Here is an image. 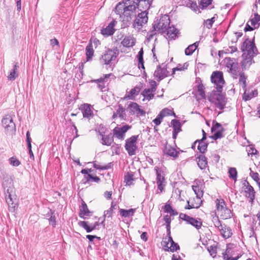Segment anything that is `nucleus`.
<instances>
[{"label":"nucleus","instance_id":"45","mask_svg":"<svg viewBox=\"0 0 260 260\" xmlns=\"http://www.w3.org/2000/svg\"><path fill=\"white\" fill-rule=\"evenodd\" d=\"M116 206V203H115L114 202H112L110 208L104 212L103 217H107L108 218L112 217L113 213V210L115 209Z\"/></svg>","mask_w":260,"mask_h":260},{"label":"nucleus","instance_id":"36","mask_svg":"<svg viewBox=\"0 0 260 260\" xmlns=\"http://www.w3.org/2000/svg\"><path fill=\"white\" fill-rule=\"evenodd\" d=\"M136 209L131 208L128 210L123 209H119L120 215L124 217H128L133 216L136 212Z\"/></svg>","mask_w":260,"mask_h":260},{"label":"nucleus","instance_id":"25","mask_svg":"<svg viewBox=\"0 0 260 260\" xmlns=\"http://www.w3.org/2000/svg\"><path fill=\"white\" fill-rule=\"evenodd\" d=\"M111 74H106L104 77H101L100 78L92 80V82H96L98 84V87L101 90H103L105 88V83L107 82L108 78H109Z\"/></svg>","mask_w":260,"mask_h":260},{"label":"nucleus","instance_id":"27","mask_svg":"<svg viewBox=\"0 0 260 260\" xmlns=\"http://www.w3.org/2000/svg\"><path fill=\"white\" fill-rule=\"evenodd\" d=\"M167 36L171 40H175L177 37L179 30L174 26H170L167 30Z\"/></svg>","mask_w":260,"mask_h":260},{"label":"nucleus","instance_id":"53","mask_svg":"<svg viewBox=\"0 0 260 260\" xmlns=\"http://www.w3.org/2000/svg\"><path fill=\"white\" fill-rule=\"evenodd\" d=\"M167 247L168 248V249H166V250L170 251L172 252L176 251L177 250H179L180 249L179 245L177 243H175L174 241L171 243V246L170 247L167 246Z\"/></svg>","mask_w":260,"mask_h":260},{"label":"nucleus","instance_id":"4","mask_svg":"<svg viewBox=\"0 0 260 260\" xmlns=\"http://www.w3.org/2000/svg\"><path fill=\"white\" fill-rule=\"evenodd\" d=\"M241 50L243 52H247L246 55L255 56L258 52L254 43V38L251 41L248 38L246 39L242 43Z\"/></svg>","mask_w":260,"mask_h":260},{"label":"nucleus","instance_id":"2","mask_svg":"<svg viewBox=\"0 0 260 260\" xmlns=\"http://www.w3.org/2000/svg\"><path fill=\"white\" fill-rule=\"evenodd\" d=\"M119 54V50L117 48L113 49H108L105 51L100 58V62L103 65L108 66L109 67L116 63V58Z\"/></svg>","mask_w":260,"mask_h":260},{"label":"nucleus","instance_id":"50","mask_svg":"<svg viewBox=\"0 0 260 260\" xmlns=\"http://www.w3.org/2000/svg\"><path fill=\"white\" fill-rule=\"evenodd\" d=\"M116 113L117 115L122 119H124L126 117L125 109L123 108V106L121 104L118 105V108L116 110Z\"/></svg>","mask_w":260,"mask_h":260},{"label":"nucleus","instance_id":"37","mask_svg":"<svg viewBox=\"0 0 260 260\" xmlns=\"http://www.w3.org/2000/svg\"><path fill=\"white\" fill-rule=\"evenodd\" d=\"M143 54L144 51L143 49L142 48L139 51L137 57L138 58L139 64H138V68L139 69H142L144 70H145V67L144 65V59H143Z\"/></svg>","mask_w":260,"mask_h":260},{"label":"nucleus","instance_id":"30","mask_svg":"<svg viewBox=\"0 0 260 260\" xmlns=\"http://www.w3.org/2000/svg\"><path fill=\"white\" fill-rule=\"evenodd\" d=\"M205 141L202 140H197L194 142V143H198V149L201 153V154H204L207 150V147L208 145V143H205Z\"/></svg>","mask_w":260,"mask_h":260},{"label":"nucleus","instance_id":"12","mask_svg":"<svg viewBox=\"0 0 260 260\" xmlns=\"http://www.w3.org/2000/svg\"><path fill=\"white\" fill-rule=\"evenodd\" d=\"M179 218L186 221L187 223L193 226L197 229L201 228L202 225V221L200 218L199 219H196L184 213H180L179 214Z\"/></svg>","mask_w":260,"mask_h":260},{"label":"nucleus","instance_id":"43","mask_svg":"<svg viewBox=\"0 0 260 260\" xmlns=\"http://www.w3.org/2000/svg\"><path fill=\"white\" fill-rule=\"evenodd\" d=\"M139 107V106L136 103L132 102L127 108V111L133 115L136 113Z\"/></svg>","mask_w":260,"mask_h":260},{"label":"nucleus","instance_id":"19","mask_svg":"<svg viewBox=\"0 0 260 260\" xmlns=\"http://www.w3.org/2000/svg\"><path fill=\"white\" fill-rule=\"evenodd\" d=\"M156 172V182L158 189L162 192L164 188L166 185V181L164 174H161L162 172L155 169Z\"/></svg>","mask_w":260,"mask_h":260},{"label":"nucleus","instance_id":"10","mask_svg":"<svg viewBox=\"0 0 260 260\" xmlns=\"http://www.w3.org/2000/svg\"><path fill=\"white\" fill-rule=\"evenodd\" d=\"M147 14L148 13H139L133 24V27L140 29L144 24L147 23L148 21Z\"/></svg>","mask_w":260,"mask_h":260},{"label":"nucleus","instance_id":"60","mask_svg":"<svg viewBox=\"0 0 260 260\" xmlns=\"http://www.w3.org/2000/svg\"><path fill=\"white\" fill-rule=\"evenodd\" d=\"M208 251L210 254V255L213 257H215L216 255L217 250L216 247L214 246H210L208 248Z\"/></svg>","mask_w":260,"mask_h":260},{"label":"nucleus","instance_id":"47","mask_svg":"<svg viewBox=\"0 0 260 260\" xmlns=\"http://www.w3.org/2000/svg\"><path fill=\"white\" fill-rule=\"evenodd\" d=\"M134 174L133 172H128L124 176V181L126 184L131 185L132 184V181L134 180Z\"/></svg>","mask_w":260,"mask_h":260},{"label":"nucleus","instance_id":"64","mask_svg":"<svg viewBox=\"0 0 260 260\" xmlns=\"http://www.w3.org/2000/svg\"><path fill=\"white\" fill-rule=\"evenodd\" d=\"M140 88L139 87H135V88L132 89L129 92V93L131 96H134L135 95H138L140 91Z\"/></svg>","mask_w":260,"mask_h":260},{"label":"nucleus","instance_id":"18","mask_svg":"<svg viewBox=\"0 0 260 260\" xmlns=\"http://www.w3.org/2000/svg\"><path fill=\"white\" fill-rule=\"evenodd\" d=\"M163 152L165 154L172 157L174 159H176L178 156V154L179 153L175 148L168 144L167 143H166L164 146Z\"/></svg>","mask_w":260,"mask_h":260},{"label":"nucleus","instance_id":"33","mask_svg":"<svg viewBox=\"0 0 260 260\" xmlns=\"http://www.w3.org/2000/svg\"><path fill=\"white\" fill-rule=\"evenodd\" d=\"M219 212H220V216L223 219L231 218L233 216L232 211L226 207L224 208L223 209L220 210Z\"/></svg>","mask_w":260,"mask_h":260},{"label":"nucleus","instance_id":"41","mask_svg":"<svg viewBox=\"0 0 260 260\" xmlns=\"http://www.w3.org/2000/svg\"><path fill=\"white\" fill-rule=\"evenodd\" d=\"M47 216L49 217V224L52 225L53 227H55L56 225V217L55 216V211L52 209H50L49 211L47 214Z\"/></svg>","mask_w":260,"mask_h":260},{"label":"nucleus","instance_id":"13","mask_svg":"<svg viewBox=\"0 0 260 260\" xmlns=\"http://www.w3.org/2000/svg\"><path fill=\"white\" fill-rule=\"evenodd\" d=\"M5 199L10 212H14L17 207V199L15 198L14 192L9 193L5 192Z\"/></svg>","mask_w":260,"mask_h":260},{"label":"nucleus","instance_id":"63","mask_svg":"<svg viewBox=\"0 0 260 260\" xmlns=\"http://www.w3.org/2000/svg\"><path fill=\"white\" fill-rule=\"evenodd\" d=\"M192 188L195 193L197 194V197L200 199V196H202L203 192L202 191L200 190L199 186L193 185Z\"/></svg>","mask_w":260,"mask_h":260},{"label":"nucleus","instance_id":"44","mask_svg":"<svg viewBox=\"0 0 260 260\" xmlns=\"http://www.w3.org/2000/svg\"><path fill=\"white\" fill-rule=\"evenodd\" d=\"M224 62L226 64V67L229 69V71L233 68L237 62L236 59L234 58L226 57L224 59Z\"/></svg>","mask_w":260,"mask_h":260},{"label":"nucleus","instance_id":"58","mask_svg":"<svg viewBox=\"0 0 260 260\" xmlns=\"http://www.w3.org/2000/svg\"><path fill=\"white\" fill-rule=\"evenodd\" d=\"M213 222L214 226L217 228L219 230L220 229L222 228V226L224 225V224H221V221L219 220L218 217H213Z\"/></svg>","mask_w":260,"mask_h":260},{"label":"nucleus","instance_id":"1","mask_svg":"<svg viewBox=\"0 0 260 260\" xmlns=\"http://www.w3.org/2000/svg\"><path fill=\"white\" fill-rule=\"evenodd\" d=\"M137 4H139L138 0H125L126 10L124 12L126 17L124 20L123 28L128 27L131 24L133 18L136 17Z\"/></svg>","mask_w":260,"mask_h":260},{"label":"nucleus","instance_id":"21","mask_svg":"<svg viewBox=\"0 0 260 260\" xmlns=\"http://www.w3.org/2000/svg\"><path fill=\"white\" fill-rule=\"evenodd\" d=\"M80 109L82 111L83 116L89 119L93 117V112L91 110V105L88 104H84L81 105Z\"/></svg>","mask_w":260,"mask_h":260},{"label":"nucleus","instance_id":"26","mask_svg":"<svg viewBox=\"0 0 260 260\" xmlns=\"http://www.w3.org/2000/svg\"><path fill=\"white\" fill-rule=\"evenodd\" d=\"M254 57V56L245 55V58L241 62V67L243 70H246V69L249 68L252 63H254V61L253 60Z\"/></svg>","mask_w":260,"mask_h":260},{"label":"nucleus","instance_id":"22","mask_svg":"<svg viewBox=\"0 0 260 260\" xmlns=\"http://www.w3.org/2000/svg\"><path fill=\"white\" fill-rule=\"evenodd\" d=\"M116 21L113 20L109 25L105 28L101 30V34L104 36H109L112 35L115 31L114 27L115 25Z\"/></svg>","mask_w":260,"mask_h":260},{"label":"nucleus","instance_id":"14","mask_svg":"<svg viewBox=\"0 0 260 260\" xmlns=\"http://www.w3.org/2000/svg\"><path fill=\"white\" fill-rule=\"evenodd\" d=\"M243 185L245 186V196L248 199V201L251 204L253 203L255 199V192L253 187L247 181H245Z\"/></svg>","mask_w":260,"mask_h":260},{"label":"nucleus","instance_id":"34","mask_svg":"<svg viewBox=\"0 0 260 260\" xmlns=\"http://www.w3.org/2000/svg\"><path fill=\"white\" fill-rule=\"evenodd\" d=\"M18 68V62H16L13 67V69L11 71L8 76V78L9 80L13 81L18 77V74L17 73V70Z\"/></svg>","mask_w":260,"mask_h":260},{"label":"nucleus","instance_id":"49","mask_svg":"<svg viewBox=\"0 0 260 260\" xmlns=\"http://www.w3.org/2000/svg\"><path fill=\"white\" fill-rule=\"evenodd\" d=\"M228 173L229 178L236 181L237 178V171L236 169L235 168H230L229 169Z\"/></svg>","mask_w":260,"mask_h":260},{"label":"nucleus","instance_id":"28","mask_svg":"<svg viewBox=\"0 0 260 260\" xmlns=\"http://www.w3.org/2000/svg\"><path fill=\"white\" fill-rule=\"evenodd\" d=\"M213 0H200L199 2V6L200 9L203 10L206 9L209 7V9H212L214 8V6L212 5Z\"/></svg>","mask_w":260,"mask_h":260},{"label":"nucleus","instance_id":"55","mask_svg":"<svg viewBox=\"0 0 260 260\" xmlns=\"http://www.w3.org/2000/svg\"><path fill=\"white\" fill-rule=\"evenodd\" d=\"M196 50L195 45H190L185 49L186 55H191Z\"/></svg>","mask_w":260,"mask_h":260},{"label":"nucleus","instance_id":"42","mask_svg":"<svg viewBox=\"0 0 260 260\" xmlns=\"http://www.w3.org/2000/svg\"><path fill=\"white\" fill-rule=\"evenodd\" d=\"M171 124L173 128V132L179 133L182 131L181 124L179 120L176 119L172 120Z\"/></svg>","mask_w":260,"mask_h":260},{"label":"nucleus","instance_id":"17","mask_svg":"<svg viewBox=\"0 0 260 260\" xmlns=\"http://www.w3.org/2000/svg\"><path fill=\"white\" fill-rule=\"evenodd\" d=\"M78 225L80 227L83 228L86 231L87 233H90L93 230L96 229V227L100 225V222L96 221L93 224L91 223L90 224H89L88 221H80L78 222Z\"/></svg>","mask_w":260,"mask_h":260},{"label":"nucleus","instance_id":"16","mask_svg":"<svg viewBox=\"0 0 260 260\" xmlns=\"http://www.w3.org/2000/svg\"><path fill=\"white\" fill-rule=\"evenodd\" d=\"M131 128V126L125 125L122 127H116L113 129L114 135L118 139L123 140L124 139V134Z\"/></svg>","mask_w":260,"mask_h":260},{"label":"nucleus","instance_id":"38","mask_svg":"<svg viewBox=\"0 0 260 260\" xmlns=\"http://www.w3.org/2000/svg\"><path fill=\"white\" fill-rule=\"evenodd\" d=\"M186 6L190 8L197 14H199L201 13L199 6L197 5L196 2H192L191 1H189L186 4Z\"/></svg>","mask_w":260,"mask_h":260},{"label":"nucleus","instance_id":"31","mask_svg":"<svg viewBox=\"0 0 260 260\" xmlns=\"http://www.w3.org/2000/svg\"><path fill=\"white\" fill-rule=\"evenodd\" d=\"M100 135L102 136L101 143L103 145L110 146L113 142V136L111 133L106 136L102 134Z\"/></svg>","mask_w":260,"mask_h":260},{"label":"nucleus","instance_id":"3","mask_svg":"<svg viewBox=\"0 0 260 260\" xmlns=\"http://www.w3.org/2000/svg\"><path fill=\"white\" fill-rule=\"evenodd\" d=\"M218 92L213 91L210 96H209L208 100L210 102L214 103L217 108L223 110L227 103V100L225 95L222 94L221 92Z\"/></svg>","mask_w":260,"mask_h":260},{"label":"nucleus","instance_id":"57","mask_svg":"<svg viewBox=\"0 0 260 260\" xmlns=\"http://www.w3.org/2000/svg\"><path fill=\"white\" fill-rule=\"evenodd\" d=\"M160 113L161 114V115H164V117L166 116L171 115L173 114L174 116H176L174 112L172 111L171 110L168 109V108H165L162 109L160 112Z\"/></svg>","mask_w":260,"mask_h":260},{"label":"nucleus","instance_id":"56","mask_svg":"<svg viewBox=\"0 0 260 260\" xmlns=\"http://www.w3.org/2000/svg\"><path fill=\"white\" fill-rule=\"evenodd\" d=\"M141 94L144 96L143 101H144L145 100L150 101V100L152 99L154 96V94L152 92H147L146 93H145V89L142 91Z\"/></svg>","mask_w":260,"mask_h":260},{"label":"nucleus","instance_id":"15","mask_svg":"<svg viewBox=\"0 0 260 260\" xmlns=\"http://www.w3.org/2000/svg\"><path fill=\"white\" fill-rule=\"evenodd\" d=\"M126 10V5H125V0L119 2L117 4L115 7V11L117 14L120 15V17L122 19V27H123V25H124V20H125V17L126 15L125 14L124 11Z\"/></svg>","mask_w":260,"mask_h":260},{"label":"nucleus","instance_id":"46","mask_svg":"<svg viewBox=\"0 0 260 260\" xmlns=\"http://www.w3.org/2000/svg\"><path fill=\"white\" fill-rule=\"evenodd\" d=\"M113 162H109L108 163V164H107L106 165H105V166H101L99 165H98L97 164H96L95 161H94L93 162V167L95 168L96 169H98V170H108L110 168H112V167L113 166Z\"/></svg>","mask_w":260,"mask_h":260},{"label":"nucleus","instance_id":"48","mask_svg":"<svg viewBox=\"0 0 260 260\" xmlns=\"http://www.w3.org/2000/svg\"><path fill=\"white\" fill-rule=\"evenodd\" d=\"M157 29V27H156V25L153 24L152 28L150 30L147 32V38L148 41H150L152 40L156 34V30Z\"/></svg>","mask_w":260,"mask_h":260},{"label":"nucleus","instance_id":"20","mask_svg":"<svg viewBox=\"0 0 260 260\" xmlns=\"http://www.w3.org/2000/svg\"><path fill=\"white\" fill-rule=\"evenodd\" d=\"M2 185L4 188L5 193H9V192L11 193L14 192L12 180L9 176H6L4 178Z\"/></svg>","mask_w":260,"mask_h":260},{"label":"nucleus","instance_id":"5","mask_svg":"<svg viewBox=\"0 0 260 260\" xmlns=\"http://www.w3.org/2000/svg\"><path fill=\"white\" fill-rule=\"evenodd\" d=\"M211 81L215 86L216 91L221 92L225 84L223 73L219 71L213 72L211 76Z\"/></svg>","mask_w":260,"mask_h":260},{"label":"nucleus","instance_id":"11","mask_svg":"<svg viewBox=\"0 0 260 260\" xmlns=\"http://www.w3.org/2000/svg\"><path fill=\"white\" fill-rule=\"evenodd\" d=\"M167 65L162 63L161 65H158L154 73V76L158 81H160L167 77L169 72L167 70Z\"/></svg>","mask_w":260,"mask_h":260},{"label":"nucleus","instance_id":"23","mask_svg":"<svg viewBox=\"0 0 260 260\" xmlns=\"http://www.w3.org/2000/svg\"><path fill=\"white\" fill-rule=\"evenodd\" d=\"M198 165L201 169H205L208 166V161L206 157L203 154H197Z\"/></svg>","mask_w":260,"mask_h":260},{"label":"nucleus","instance_id":"35","mask_svg":"<svg viewBox=\"0 0 260 260\" xmlns=\"http://www.w3.org/2000/svg\"><path fill=\"white\" fill-rule=\"evenodd\" d=\"M86 60L87 61L91 60L92 56L94 54V50L93 49V46L92 43L89 42L88 45L86 47Z\"/></svg>","mask_w":260,"mask_h":260},{"label":"nucleus","instance_id":"61","mask_svg":"<svg viewBox=\"0 0 260 260\" xmlns=\"http://www.w3.org/2000/svg\"><path fill=\"white\" fill-rule=\"evenodd\" d=\"M215 22V17H213L211 19H207L204 21V23L206 24V27L208 29L211 28L212 27L213 23Z\"/></svg>","mask_w":260,"mask_h":260},{"label":"nucleus","instance_id":"24","mask_svg":"<svg viewBox=\"0 0 260 260\" xmlns=\"http://www.w3.org/2000/svg\"><path fill=\"white\" fill-rule=\"evenodd\" d=\"M139 4L138 5V12L148 13L147 11L149 9L151 6L149 3H147L145 0H138Z\"/></svg>","mask_w":260,"mask_h":260},{"label":"nucleus","instance_id":"54","mask_svg":"<svg viewBox=\"0 0 260 260\" xmlns=\"http://www.w3.org/2000/svg\"><path fill=\"white\" fill-rule=\"evenodd\" d=\"M197 88L199 95L201 97V98L205 99L206 95L204 91V86L203 84H199L197 86Z\"/></svg>","mask_w":260,"mask_h":260},{"label":"nucleus","instance_id":"51","mask_svg":"<svg viewBox=\"0 0 260 260\" xmlns=\"http://www.w3.org/2000/svg\"><path fill=\"white\" fill-rule=\"evenodd\" d=\"M238 76H239V83L242 84V87L243 88H245L246 86L247 77L245 76L244 73L242 72L239 73Z\"/></svg>","mask_w":260,"mask_h":260},{"label":"nucleus","instance_id":"40","mask_svg":"<svg viewBox=\"0 0 260 260\" xmlns=\"http://www.w3.org/2000/svg\"><path fill=\"white\" fill-rule=\"evenodd\" d=\"M229 72L232 75L233 78L237 79L238 75L241 72H240V68L238 65V63L237 62L235 64V66L231 69Z\"/></svg>","mask_w":260,"mask_h":260},{"label":"nucleus","instance_id":"62","mask_svg":"<svg viewBox=\"0 0 260 260\" xmlns=\"http://www.w3.org/2000/svg\"><path fill=\"white\" fill-rule=\"evenodd\" d=\"M9 162L13 166L17 167L20 164L19 160L16 157H12L9 159Z\"/></svg>","mask_w":260,"mask_h":260},{"label":"nucleus","instance_id":"52","mask_svg":"<svg viewBox=\"0 0 260 260\" xmlns=\"http://www.w3.org/2000/svg\"><path fill=\"white\" fill-rule=\"evenodd\" d=\"M215 203L218 211L226 207L225 202L223 199H217L215 201Z\"/></svg>","mask_w":260,"mask_h":260},{"label":"nucleus","instance_id":"9","mask_svg":"<svg viewBox=\"0 0 260 260\" xmlns=\"http://www.w3.org/2000/svg\"><path fill=\"white\" fill-rule=\"evenodd\" d=\"M211 130L212 133L215 132L214 134L211 137L212 139L216 140L224 137L223 133L225 131V129L220 123L217 121H213V125Z\"/></svg>","mask_w":260,"mask_h":260},{"label":"nucleus","instance_id":"59","mask_svg":"<svg viewBox=\"0 0 260 260\" xmlns=\"http://www.w3.org/2000/svg\"><path fill=\"white\" fill-rule=\"evenodd\" d=\"M164 117V115H161L159 113L156 117L153 120V122H154L156 125H159L162 122Z\"/></svg>","mask_w":260,"mask_h":260},{"label":"nucleus","instance_id":"29","mask_svg":"<svg viewBox=\"0 0 260 260\" xmlns=\"http://www.w3.org/2000/svg\"><path fill=\"white\" fill-rule=\"evenodd\" d=\"M90 211L88 209L87 206L84 201H82L81 207L80 208L79 216L82 218H85V216H89Z\"/></svg>","mask_w":260,"mask_h":260},{"label":"nucleus","instance_id":"39","mask_svg":"<svg viewBox=\"0 0 260 260\" xmlns=\"http://www.w3.org/2000/svg\"><path fill=\"white\" fill-rule=\"evenodd\" d=\"M135 44L133 39L129 36L125 37L121 42V44L125 47H133Z\"/></svg>","mask_w":260,"mask_h":260},{"label":"nucleus","instance_id":"6","mask_svg":"<svg viewBox=\"0 0 260 260\" xmlns=\"http://www.w3.org/2000/svg\"><path fill=\"white\" fill-rule=\"evenodd\" d=\"M139 135H134L125 140V149L130 156L136 154V150L138 148L137 146V141Z\"/></svg>","mask_w":260,"mask_h":260},{"label":"nucleus","instance_id":"32","mask_svg":"<svg viewBox=\"0 0 260 260\" xmlns=\"http://www.w3.org/2000/svg\"><path fill=\"white\" fill-rule=\"evenodd\" d=\"M219 231L221 235L225 239L231 237L233 234L231 228L225 224L222 226V228L220 229Z\"/></svg>","mask_w":260,"mask_h":260},{"label":"nucleus","instance_id":"7","mask_svg":"<svg viewBox=\"0 0 260 260\" xmlns=\"http://www.w3.org/2000/svg\"><path fill=\"white\" fill-rule=\"evenodd\" d=\"M2 124L7 135L13 136L16 132V126L11 116L6 117L2 120Z\"/></svg>","mask_w":260,"mask_h":260},{"label":"nucleus","instance_id":"8","mask_svg":"<svg viewBox=\"0 0 260 260\" xmlns=\"http://www.w3.org/2000/svg\"><path fill=\"white\" fill-rule=\"evenodd\" d=\"M170 19L168 15H164L161 16L157 23H154L157 27V31L160 33L166 32L167 29L170 27Z\"/></svg>","mask_w":260,"mask_h":260}]
</instances>
